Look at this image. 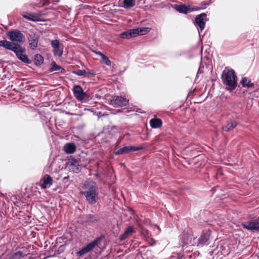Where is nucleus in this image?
<instances>
[{"label":"nucleus","instance_id":"nucleus-1","mask_svg":"<svg viewBox=\"0 0 259 259\" xmlns=\"http://www.w3.org/2000/svg\"><path fill=\"white\" fill-rule=\"evenodd\" d=\"M7 35L10 41L1 40L0 47L10 51L21 47L20 44L23 43L25 38V35L18 29H11L7 32Z\"/></svg>","mask_w":259,"mask_h":259},{"label":"nucleus","instance_id":"nucleus-2","mask_svg":"<svg viewBox=\"0 0 259 259\" xmlns=\"http://www.w3.org/2000/svg\"><path fill=\"white\" fill-rule=\"evenodd\" d=\"M86 190L81 192V194L85 197L86 200L91 204H94L97 202L96 197L98 195V188L97 183L94 181H90L83 185Z\"/></svg>","mask_w":259,"mask_h":259},{"label":"nucleus","instance_id":"nucleus-3","mask_svg":"<svg viewBox=\"0 0 259 259\" xmlns=\"http://www.w3.org/2000/svg\"><path fill=\"white\" fill-rule=\"evenodd\" d=\"M222 79L223 83L228 87L230 90H234L237 85V77L235 71L232 70H229L227 71L224 70L222 75Z\"/></svg>","mask_w":259,"mask_h":259},{"label":"nucleus","instance_id":"nucleus-4","mask_svg":"<svg viewBox=\"0 0 259 259\" xmlns=\"http://www.w3.org/2000/svg\"><path fill=\"white\" fill-rule=\"evenodd\" d=\"M104 238V235H101L100 236L96 238L93 241L83 247L79 251H77L76 253V255L81 256L85 253H88L97 246Z\"/></svg>","mask_w":259,"mask_h":259},{"label":"nucleus","instance_id":"nucleus-5","mask_svg":"<svg viewBox=\"0 0 259 259\" xmlns=\"http://www.w3.org/2000/svg\"><path fill=\"white\" fill-rule=\"evenodd\" d=\"M11 51L14 53L17 58L22 62L26 64H30L32 63V62L28 58V56L26 54H24L25 53L26 49L24 47L21 46Z\"/></svg>","mask_w":259,"mask_h":259},{"label":"nucleus","instance_id":"nucleus-6","mask_svg":"<svg viewBox=\"0 0 259 259\" xmlns=\"http://www.w3.org/2000/svg\"><path fill=\"white\" fill-rule=\"evenodd\" d=\"M29 47L31 50H34L38 46L39 36L33 31H30L26 34Z\"/></svg>","mask_w":259,"mask_h":259},{"label":"nucleus","instance_id":"nucleus-7","mask_svg":"<svg viewBox=\"0 0 259 259\" xmlns=\"http://www.w3.org/2000/svg\"><path fill=\"white\" fill-rule=\"evenodd\" d=\"M145 149V147L142 146H126L119 148L118 150L114 152L115 155L118 156L122 154H127L131 152H135Z\"/></svg>","mask_w":259,"mask_h":259},{"label":"nucleus","instance_id":"nucleus-8","mask_svg":"<svg viewBox=\"0 0 259 259\" xmlns=\"http://www.w3.org/2000/svg\"><path fill=\"white\" fill-rule=\"evenodd\" d=\"M72 92L75 98L79 101H83L86 98H89L88 94L84 92L82 88L80 85H74L72 89Z\"/></svg>","mask_w":259,"mask_h":259},{"label":"nucleus","instance_id":"nucleus-9","mask_svg":"<svg viewBox=\"0 0 259 259\" xmlns=\"http://www.w3.org/2000/svg\"><path fill=\"white\" fill-rule=\"evenodd\" d=\"M243 228L253 232L259 230V221L244 222L241 224Z\"/></svg>","mask_w":259,"mask_h":259},{"label":"nucleus","instance_id":"nucleus-10","mask_svg":"<svg viewBox=\"0 0 259 259\" xmlns=\"http://www.w3.org/2000/svg\"><path fill=\"white\" fill-rule=\"evenodd\" d=\"M111 102V104L115 107L125 106L128 104V100L121 96H115Z\"/></svg>","mask_w":259,"mask_h":259},{"label":"nucleus","instance_id":"nucleus-11","mask_svg":"<svg viewBox=\"0 0 259 259\" xmlns=\"http://www.w3.org/2000/svg\"><path fill=\"white\" fill-rule=\"evenodd\" d=\"M100 221L98 215L92 214H87L84 217V221L87 225L91 226L96 225Z\"/></svg>","mask_w":259,"mask_h":259},{"label":"nucleus","instance_id":"nucleus-12","mask_svg":"<svg viewBox=\"0 0 259 259\" xmlns=\"http://www.w3.org/2000/svg\"><path fill=\"white\" fill-rule=\"evenodd\" d=\"M206 20V14L205 13H201L198 15L195 18L196 24L198 26V31H202L205 25V21Z\"/></svg>","mask_w":259,"mask_h":259},{"label":"nucleus","instance_id":"nucleus-13","mask_svg":"<svg viewBox=\"0 0 259 259\" xmlns=\"http://www.w3.org/2000/svg\"><path fill=\"white\" fill-rule=\"evenodd\" d=\"M51 46L53 48L54 55L61 57L63 54V51L60 49V41L58 39H54L51 41Z\"/></svg>","mask_w":259,"mask_h":259},{"label":"nucleus","instance_id":"nucleus-14","mask_svg":"<svg viewBox=\"0 0 259 259\" xmlns=\"http://www.w3.org/2000/svg\"><path fill=\"white\" fill-rule=\"evenodd\" d=\"M193 11H197V9L195 6H191L190 5H179V13L188 14Z\"/></svg>","mask_w":259,"mask_h":259},{"label":"nucleus","instance_id":"nucleus-15","mask_svg":"<svg viewBox=\"0 0 259 259\" xmlns=\"http://www.w3.org/2000/svg\"><path fill=\"white\" fill-rule=\"evenodd\" d=\"M52 184L53 179L52 177L48 175H46L42 179L41 188L44 189L50 188L52 185Z\"/></svg>","mask_w":259,"mask_h":259},{"label":"nucleus","instance_id":"nucleus-16","mask_svg":"<svg viewBox=\"0 0 259 259\" xmlns=\"http://www.w3.org/2000/svg\"><path fill=\"white\" fill-rule=\"evenodd\" d=\"M21 16L26 19L33 22H38L40 21V19L39 18V16L34 14H31L26 12H23L21 13Z\"/></svg>","mask_w":259,"mask_h":259},{"label":"nucleus","instance_id":"nucleus-17","mask_svg":"<svg viewBox=\"0 0 259 259\" xmlns=\"http://www.w3.org/2000/svg\"><path fill=\"white\" fill-rule=\"evenodd\" d=\"M72 73L74 74L78 75V76H83L85 77L88 76L89 75L94 76L95 75L94 72L92 71H87L84 69L82 70H73Z\"/></svg>","mask_w":259,"mask_h":259},{"label":"nucleus","instance_id":"nucleus-18","mask_svg":"<svg viewBox=\"0 0 259 259\" xmlns=\"http://www.w3.org/2000/svg\"><path fill=\"white\" fill-rule=\"evenodd\" d=\"M76 146L73 143H67L64 147V150L67 154L73 153L76 151Z\"/></svg>","mask_w":259,"mask_h":259},{"label":"nucleus","instance_id":"nucleus-19","mask_svg":"<svg viewBox=\"0 0 259 259\" xmlns=\"http://www.w3.org/2000/svg\"><path fill=\"white\" fill-rule=\"evenodd\" d=\"M134 232V228L133 227H128L124 231V232L120 236L119 240L120 241L124 240L127 237L131 235Z\"/></svg>","mask_w":259,"mask_h":259},{"label":"nucleus","instance_id":"nucleus-20","mask_svg":"<svg viewBox=\"0 0 259 259\" xmlns=\"http://www.w3.org/2000/svg\"><path fill=\"white\" fill-rule=\"evenodd\" d=\"M59 70H60V72L63 74L65 73V70L64 68L58 65L54 61H53L51 62V66L49 69V72H53L55 71Z\"/></svg>","mask_w":259,"mask_h":259},{"label":"nucleus","instance_id":"nucleus-21","mask_svg":"<svg viewBox=\"0 0 259 259\" xmlns=\"http://www.w3.org/2000/svg\"><path fill=\"white\" fill-rule=\"evenodd\" d=\"M237 122L234 120H231L228 122L226 125L223 126L222 129L224 131L228 132L236 127Z\"/></svg>","mask_w":259,"mask_h":259},{"label":"nucleus","instance_id":"nucleus-22","mask_svg":"<svg viewBox=\"0 0 259 259\" xmlns=\"http://www.w3.org/2000/svg\"><path fill=\"white\" fill-rule=\"evenodd\" d=\"M209 236L207 234H202L198 238L197 246H203L208 244Z\"/></svg>","mask_w":259,"mask_h":259},{"label":"nucleus","instance_id":"nucleus-23","mask_svg":"<svg viewBox=\"0 0 259 259\" xmlns=\"http://www.w3.org/2000/svg\"><path fill=\"white\" fill-rule=\"evenodd\" d=\"M33 62H34V64L36 66L39 67L44 63V58L40 54H35L34 56Z\"/></svg>","mask_w":259,"mask_h":259},{"label":"nucleus","instance_id":"nucleus-24","mask_svg":"<svg viewBox=\"0 0 259 259\" xmlns=\"http://www.w3.org/2000/svg\"><path fill=\"white\" fill-rule=\"evenodd\" d=\"M162 122L160 119L154 118L150 120V124L152 128H157L161 126Z\"/></svg>","mask_w":259,"mask_h":259},{"label":"nucleus","instance_id":"nucleus-25","mask_svg":"<svg viewBox=\"0 0 259 259\" xmlns=\"http://www.w3.org/2000/svg\"><path fill=\"white\" fill-rule=\"evenodd\" d=\"M240 83L243 87H246L248 88H253L254 85L253 83L251 82L250 80H248V79L246 77L242 78Z\"/></svg>","mask_w":259,"mask_h":259},{"label":"nucleus","instance_id":"nucleus-26","mask_svg":"<svg viewBox=\"0 0 259 259\" xmlns=\"http://www.w3.org/2000/svg\"><path fill=\"white\" fill-rule=\"evenodd\" d=\"M67 167H68L69 170L70 172H73V173L78 174L80 171L79 169V164H66Z\"/></svg>","mask_w":259,"mask_h":259},{"label":"nucleus","instance_id":"nucleus-27","mask_svg":"<svg viewBox=\"0 0 259 259\" xmlns=\"http://www.w3.org/2000/svg\"><path fill=\"white\" fill-rule=\"evenodd\" d=\"M166 7L169 10L174 9L178 12V3L176 1L170 0L166 4Z\"/></svg>","mask_w":259,"mask_h":259},{"label":"nucleus","instance_id":"nucleus-28","mask_svg":"<svg viewBox=\"0 0 259 259\" xmlns=\"http://www.w3.org/2000/svg\"><path fill=\"white\" fill-rule=\"evenodd\" d=\"M135 5V0H123V8L126 9H130Z\"/></svg>","mask_w":259,"mask_h":259},{"label":"nucleus","instance_id":"nucleus-29","mask_svg":"<svg viewBox=\"0 0 259 259\" xmlns=\"http://www.w3.org/2000/svg\"><path fill=\"white\" fill-rule=\"evenodd\" d=\"M139 31V35H144L147 33L151 30V28L150 27H137Z\"/></svg>","mask_w":259,"mask_h":259},{"label":"nucleus","instance_id":"nucleus-30","mask_svg":"<svg viewBox=\"0 0 259 259\" xmlns=\"http://www.w3.org/2000/svg\"><path fill=\"white\" fill-rule=\"evenodd\" d=\"M22 257V252L21 251H18L12 254L9 259H21Z\"/></svg>","mask_w":259,"mask_h":259},{"label":"nucleus","instance_id":"nucleus-31","mask_svg":"<svg viewBox=\"0 0 259 259\" xmlns=\"http://www.w3.org/2000/svg\"><path fill=\"white\" fill-rule=\"evenodd\" d=\"M119 36L123 39H129L132 38L131 33L129 29L122 32L119 34Z\"/></svg>","mask_w":259,"mask_h":259},{"label":"nucleus","instance_id":"nucleus-32","mask_svg":"<svg viewBox=\"0 0 259 259\" xmlns=\"http://www.w3.org/2000/svg\"><path fill=\"white\" fill-rule=\"evenodd\" d=\"M186 236H184L183 239V242L185 244H187L189 243V240L191 238V231L187 230Z\"/></svg>","mask_w":259,"mask_h":259},{"label":"nucleus","instance_id":"nucleus-33","mask_svg":"<svg viewBox=\"0 0 259 259\" xmlns=\"http://www.w3.org/2000/svg\"><path fill=\"white\" fill-rule=\"evenodd\" d=\"M209 4L208 2H203L199 6H195L197 11L205 9Z\"/></svg>","mask_w":259,"mask_h":259},{"label":"nucleus","instance_id":"nucleus-34","mask_svg":"<svg viewBox=\"0 0 259 259\" xmlns=\"http://www.w3.org/2000/svg\"><path fill=\"white\" fill-rule=\"evenodd\" d=\"M101 59L102 60V61L107 66H110L111 65V61L108 58L107 56L104 55V54L102 55V56L101 57Z\"/></svg>","mask_w":259,"mask_h":259},{"label":"nucleus","instance_id":"nucleus-35","mask_svg":"<svg viewBox=\"0 0 259 259\" xmlns=\"http://www.w3.org/2000/svg\"><path fill=\"white\" fill-rule=\"evenodd\" d=\"M129 31L131 33L132 37H137V36L139 35V31H138V29H137V27L136 28H134V29H129Z\"/></svg>","mask_w":259,"mask_h":259},{"label":"nucleus","instance_id":"nucleus-36","mask_svg":"<svg viewBox=\"0 0 259 259\" xmlns=\"http://www.w3.org/2000/svg\"><path fill=\"white\" fill-rule=\"evenodd\" d=\"M66 164H79V162L76 159L72 157L68 159V161L66 162Z\"/></svg>","mask_w":259,"mask_h":259},{"label":"nucleus","instance_id":"nucleus-37","mask_svg":"<svg viewBox=\"0 0 259 259\" xmlns=\"http://www.w3.org/2000/svg\"><path fill=\"white\" fill-rule=\"evenodd\" d=\"M65 245H62L61 246H59L58 249V254H60L61 253H62V252H63L64 249H65Z\"/></svg>","mask_w":259,"mask_h":259},{"label":"nucleus","instance_id":"nucleus-38","mask_svg":"<svg viewBox=\"0 0 259 259\" xmlns=\"http://www.w3.org/2000/svg\"><path fill=\"white\" fill-rule=\"evenodd\" d=\"M194 91H195V90H190L187 95V98H192L193 95V93H194Z\"/></svg>","mask_w":259,"mask_h":259},{"label":"nucleus","instance_id":"nucleus-39","mask_svg":"<svg viewBox=\"0 0 259 259\" xmlns=\"http://www.w3.org/2000/svg\"><path fill=\"white\" fill-rule=\"evenodd\" d=\"M93 52L94 53H95L96 54H97V55L100 56V57H101L102 56V55L103 54V53L99 52V51H93Z\"/></svg>","mask_w":259,"mask_h":259},{"label":"nucleus","instance_id":"nucleus-40","mask_svg":"<svg viewBox=\"0 0 259 259\" xmlns=\"http://www.w3.org/2000/svg\"><path fill=\"white\" fill-rule=\"evenodd\" d=\"M3 61L2 60L0 59V64H2L3 63Z\"/></svg>","mask_w":259,"mask_h":259},{"label":"nucleus","instance_id":"nucleus-41","mask_svg":"<svg viewBox=\"0 0 259 259\" xmlns=\"http://www.w3.org/2000/svg\"><path fill=\"white\" fill-rule=\"evenodd\" d=\"M67 177H65V178H64V180H67Z\"/></svg>","mask_w":259,"mask_h":259}]
</instances>
